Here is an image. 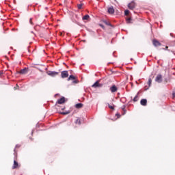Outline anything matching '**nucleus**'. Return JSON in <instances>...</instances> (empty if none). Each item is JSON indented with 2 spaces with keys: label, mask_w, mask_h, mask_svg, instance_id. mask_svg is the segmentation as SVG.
Masks as SVG:
<instances>
[{
  "label": "nucleus",
  "mask_w": 175,
  "mask_h": 175,
  "mask_svg": "<svg viewBox=\"0 0 175 175\" xmlns=\"http://www.w3.org/2000/svg\"><path fill=\"white\" fill-rule=\"evenodd\" d=\"M66 102V98L64 96H62L59 99H58L55 103V105H64Z\"/></svg>",
  "instance_id": "nucleus-1"
},
{
  "label": "nucleus",
  "mask_w": 175,
  "mask_h": 175,
  "mask_svg": "<svg viewBox=\"0 0 175 175\" xmlns=\"http://www.w3.org/2000/svg\"><path fill=\"white\" fill-rule=\"evenodd\" d=\"M99 80H97L92 85V87L93 88H100L103 87V83H99Z\"/></svg>",
  "instance_id": "nucleus-2"
},
{
  "label": "nucleus",
  "mask_w": 175,
  "mask_h": 175,
  "mask_svg": "<svg viewBox=\"0 0 175 175\" xmlns=\"http://www.w3.org/2000/svg\"><path fill=\"white\" fill-rule=\"evenodd\" d=\"M48 76H51V77H55L58 75V72L57 71H51L49 70L46 72Z\"/></svg>",
  "instance_id": "nucleus-3"
},
{
  "label": "nucleus",
  "mask_w": 175,
  "mask_h": 175,
  "mask_svg": "<svg viewBox=\"0 0 175 175\" xmlns=\"http://www.w3.org/2000/svg\"><path fill=\"white\" fill-rule=\"evenodd\" d=\"M62 79H66V77H69V72L68 70H64L61 72Z\"/></svg>",
  "instance_id": "nucleus-4"
},
{
  "label": "nucleus",
  "mask_w": 175,
  "mask_h": 175,
  "mask_svg": "<svg viewBox=\"0 0 175 175\" xmlns=\"http://www.w3.org/2000/svg\"><path fill=\"white\" fill-rule=\"evenodd\" d=\"M155 81L156 83H162V75L158 74L155 78Z\"/></svg>",
  "instance_id": "nucleus-5"
},
{
  "label": "nucleus",
  "mask_w": 175,
  "mask_h": 175,
  "mask_svg": "<svg viewBox=\"0 0 175 175\" xmlns=\"http://www.w3.org/2000/svg\"><path fill=\"white\" fill-rule=\"evenodd\" d=\"M109 90L112 94H113V92H117V91H118V88H117L116 85H113L111 87H110Z\"/></svg>",
  "instance_id": "nucleus-6"
},
{
  "label": "nucleus",
  "mask_w": 175,
  "mask_h": 175,
  "mask_svg": "<svg viewBox=\"0 0 175 175\" xmlns=\"http://www.w3.org/2000/svg\"><path fill=\"white\" fill-rule=\"evenodd\" d=\"M153 43V46H154V47H159V46H162V44H161V42H159V41H158L157 40H153L152 41Z\"/></svg>",
  "instance_id": "nucleus-7"
},
{
  "label": "nucleus",
  "mask_w": 175,
  "mask_h": 175,
  "mask_svg": "<svg viewBox=\"0 0 175 175\" xmlns=\"http://www.w3.org/2000/svg\"><path fill=\"white\" fill-rule=\"evenodd\" d=\"M135 2L133 1L128 4V8L130 10H133V8H135Z\"/></svg>",
  "instance_id": "nucleus-8"
},
{
  "label": "nucleus",
  "mask_w": 175,
  "mask_h": 175,
  "mask_svg": "<svg viewBox=\"0 0 175 175\" xmlns=\"http://www.w3.org/2000/svg\"><path fill=\"white\" fill-rule=\"evenodd\" d=\"M151 77H152V75H150L148 79V87L145 88V91H147V90H148L150 88V87H151V83H152V80L151 79Z\"/></svg>",
  "instance_id": "nucleus-9"
},
{
  "label": "nucleus",
  "mask_w": 175,
  "mask_h": 175,
  "mask_svg": "<svg viewBox=\"0 0 175 175\" xmlns=\"http://www.w3.org/2000/svg\"><path fill=\"white\" fill-rule=\"evenodd\" d=\"M28 68H23L22 70H21L18 73L19 75H26V73H28Z\"/></svg>",
  "instance_id": "nucleus-10"
},
{
  "label": "nucleus",
  "mask_w": 175,
  "mask_h": 175,
  "mask_svg": "<svg viewBox=\"0 0 175 175\" xmlns=\"http://www.w3.org/2000/svg\"><path fill=\"white\" fill-rule=\"evenodd\" d=\"M107 12L109 14H114V7L111 6L108 8Z\"/></svg>",
  "instance_id": "nucleus-11"
},
{
  "label": "nucleus",
  "mask_w": 175,
  "mask_h": 175,
  "mask_svg": "<svg viewBox=\"0 0 175 175\" xmlns=\"http://www.w3.org/2000/svg\"><path fill=\"white\" fill-rule=\"evenodd\" d=\"M140 104L142 105V106H147V99L142 98L140 100Z\"/></svg>",
  "instance_id": "nucleus-12"
},
{
  "label": "nucleus",
  "mask_w": 175,
  "mask_h": 175,
  "mask_svg": "<svg viewBox=\"0 0 175 175\" xmlns=\"http://www.w3.org/2000/svg\"><path fill=\"white\" fill-rule=\"evenodd\" d=\"M83 106H84V105L81 103H79L75 105L76 109H81V107H83Z\"/></svg>",
  "instance_id": "nucleus-13"
},
{
  "label": "nucleus",
  "mask_w": 175,
  "mask_h": 175,
  "mask_svg": "<svg viewBox=\"0 0 175 175\" xmlns=\"http://www.w3.org/2000/svg\"><path fill=\"white\" fill-rule=\"evenodd\" d=\"M103 23L104 24H105V25H107L108 27H112L113 25H111V23H110L109 22H108L107 20H103Z\"/></svg>",
  "instance_id": "nucleus-14"
},
{
  "label": "nucleus",
  "mask_w": 175,
  "mask_h": 175,
  "mask_svg": "<svg viewBox=\"0 0 175 175\" xmlns=\"http://www.w3.org/2000/svg\"><path fill=\"white\" fill-rule=\"evenodd\" d=\"M16 167H18V162L14 160V165L12 166V169H16Z\"/></svg>",
  "instance_id": "nucleus-15"
},
{
  "label": "nucleus",
  "mask_w": 175,
  "mask_h": 175,
  "mask_svg": "<svg viewBox=\"0 0 175 175\" xmlns=\"http://www.w3.org/2000/svg\"><path fill=\"white\" fill-rule=\"evenodd\" d=\"M68 81H70V80H76V77H75V75H71L69 76V77L67 79Z\"/></svg>",
  "instance_id": "nucleus-16"
},
{
  "label": "nucleus",
  "mask_w": 175,
  "mask_h": 175,
  "mask_svg": "<svg viewBox=\"0 0 175 175\" xmlns=\"http://www.w3.org/2000/svg\"><path fill=\"white\" fill-rule=\"evenodd\" d=\"M75 124H77L78 125H81V119H80V118H78L75 120Z\"/></svg>",
  "instance_id": "nucleus-17"
},
{
  "label": "nucleus",
  "mask_w": 175,
  "mask_h": 175,
  "mask_svg": "<svg viewBox=\"0 0 175 175\" xmlns=\"http://www.w3.org/2000/svg\"><path fill=\"white\" fill-rule=\"evenodd\" d=\"M61 114H62L63 116H66V114H70V111H63L60 113Z\"/></svg>",
  "instance_id": "nucleus-18"
},
{
  "label": "nucleus",
  "mask_w": 175,
  "mask_h": 175,
  "mask_svg": "<svg viewBox=\"0 0 175 175\" xmlns=\"http://www.w3.org/2000/svg\"><path fill=\"white\" fill-rule=\"evenodd\" d=\"M84 3H80L77 5V8L80 10L81 9H83Z\"/></svg>",
  "instance_id": "nucleus-19"
},
{
  "label": "nucleus",
  "mask_w": 175,
  "mask_h": 175,
  "mask_svg": "<svg viewBox=\"0 0 175 175\" xmlns=\"http://www.w3.org/2000/svg\"><path fill=\"white\" fill-rule=\"evenodd\" d=\"M137 98H139V92L137 94V95L133 99V102H137Z\"/></svg>",
  "instance_id": "nucleus-20"
},
{
  "label": "nucleus",
  "mask_w": 175,
  "mask_h": 175,
  "mask_svg": "<svg viewBox=\"0 0 175 175\" xmlns=\"http://www.w3.org/2000/svg\"><path fill=\"white\" fill-rule=\"evenodd\" d=\"M127 24H131L132 22V18H127L126 19Z\"/></svg>",
  "instance_id": "nucleus-21"
},
{
  "label": "nucleus",
  "mask_w": 175,
  "mask_h": 175,
  "mask_svg": "<svg viewBox=\"0 0 175 175\" xmlns=\"http://www.w3.org/2000/svg\"><path fill=\"white\" fill-rule=\"evenodd\" d=\"M21 146L18 145V144H16V146H15V148L14 149V155H16V148H20Z\"/></svg>",
  "instance_id": "nucleus-22"
},
{
  "label": "nucleus",
  "mask_w": 175,
  "mask_h": 175,
  "mask_svg": "<svg viewBox=\"0 0 175 175\" xmlns=\"http://www.w3.org/2000/svg\"><path fill=\"white\" fill-rule=\"evenodd\" d=\"M90 18V15L86 14L83 17V20H88Z\"/></svg>",
  "instance_id": "nucleus-23"
},
{
  "label": "nucleus",
  "mask_w": 175,
  "mask_h": 175,
  "mask_svg": "<svg viewBox=\"0 0 175 175\" xmlns=\"http://www.w3.org/2000/svg\"><path fill=\"white\" fill-rule=\"evenodd\" d=\"M130 11L129 10H124V15L125 16H128V14H129Z\"/></svg>",
  "instance_id": "nucleus-24"
},
{
  "label": "nucleus",
  "mask_w": 175,
  "mask_h": 175,
  "mask_svg": "<svg viewBox=\"0 0 175 175\" xmlns=\"http://www.w3.org/2000/svg\"><path fill=\"white\" fill-rule=\"evenodd\" d=\"M108 107H109V109H111V110H114V107H113V105H110L109 103H108Z\"/></svg>",
  "instance_id": "nucleus-25"
},
{
  "label": "nucleus",
  "mask_w": 175,
  "mask_h": 175,
  "mask_svg": "<svg viewBox=\"0 0 175 175\" xmlns=\"http://www.w3.org/2000/svg\"><path fill=\"white\" fill-rule=\"evenodd\" d=\"M77 83H79V80H75V79H74V80L72 81V83H73V84H77Z\"/></svg>",
  "instance_id": "nucleus-26"
},
{
  "label": "nucleus",
  "mask_w": 175,
  "mask_h": 175,
  "mask_svg": "<svg viewBox=\"0 0 175 175\" xmlns=\"http://www.w3.org/2000/svg\"><path fill=\"white\" fill-rule=\"evenodd\" d=\"M116 116L117 117V118H120V117H121V115L120 114V113H116Z\"/></svg>",
  "instance_id": "nucleus-27"
},
{
  "label": "nucleus",
  "mask_w": 175,
  "mask_h": 175,
  "mask_svg": "<svg viewBox=\"0 0 175 175\" xmlns=\"http://www.w3.org/2000/svg\"><path fill=\"white\" fill-rule=\"evenodd\" d=\"M29 23L31 25H33V22H32V18L29 19Z\"/></svg>",
  "instance_id": "nucleus-28"
},
{
  "label": "nucleus",
  "mask_w": 175,
  "mask_h": 175,
  "mask_svg": "<svg viewBox=\"0 0 175 175\" xmlns=\"http://www.w3.org/2000/svg\"><path fill=\"white\" fill-rule=\"evenodd\" d=\"M122 110H123V111H125V110H126V109H125V105H123V106H122Z\"/></svg>",
  "instance_id": "nucleus-29"
},
{
  "label": "nucleus",
  "mask_w": 175,
  "mask_h": 175,
  "mask_svg": "<svg viewBox=\"0 0 175 175\" xmlns=\"http://www.w3.org/2000/svg\"><path fill=\"white\" fill-rule=\"evenodd\" d=\"M124 114H126V110L123 111L122 115L124 116Z\"/></svg>",
  "instance_id": "nucleus-30"
},
{
  "label": "nucleus",
  "mask_w": 175,
  "mask_h": 175,
  "mask_svg": "<svg viewBox=\"0 0 175 175\" xmlns=\"http://www.w3.org/2000/svg\"><path fill=\"white\" fill-rule=\"evenodd\" d=\"M100 27L101 28H105V26H104L103 25H102V24H100Z\"/></svg>",
  "instance_id": "nucleus-31"
},
{
  "label": "nucleus",
  "mask_w": 175,
  "mask_h": 175,
  "mask_svg": "<svg viewBox=\"0 0 175 175\" xmlns=\"http://www.w3.org/2000/svg\"><path fill=\"white\" fill-rule=\"evenodd\" d=\"M2 75H3V71H0V76H1Z\"/></svg>",
  "instance_id": "nucleus-32"
},
{
  "label": "nucleus",
  "mask_w": 175,
  "mask_h": 175,
  "mask_svg": "<svg viewBox=\"0 0 175 175\" xmlns=\"http://www.w3.org/2000/svg\"><path fill=\"white\" fill-rule=\"evenodd\" d=\"M172 96H173V98H175V93L174 92L172 94Z\"/></svg>",
  "instance_id": "nucleus-33"
},
{
  "label": "nucleus",
  "mask_w": 175,
  "mask_h": 175,
  "mask_svg": "<svg viewBox=\"0 0 175 175\" xmlns=\"http://www.w3.org/2000/svg\"><path fill=\"white\" fill-rule=\"evenodd\" d=\"M33 132H35V130H32L31 135H33Z\"/></svg>",
  "instance_id": "nucleus-34"
},
{
  "label": "nucleus",
  "mask_w": 175,
  "mask_h": 175,
  "mask_svg": "<svg viewBox=\"0 0 175 175\" xmlns=\"http://www.w3.org/2000/svg\"><path fill=\"white\" fill-rule=\"evenodd\" d=\"M92 33H93V35L95 36V32L92 31Z\"/></svg>",
  "instance_id": "nucleus-35"
},
{
  "label": "nucleus",
  "mask_w": 175,
  "mask_h": 175,
  "mask_svg": "<svg viewBox=\"0 0 175 175\" xmlns=\"http://www.w3.org/2000/svg\"><path fill=\"white\" fill-rule=\"evenodd\" d=\"M16 88H20V87L18 85H16Z\"/></svg>",
  "instance_id": "nucleus-36"
},
{
  "label": "nucleus",
  "mask_w": 175,
  "mask_h": 175,
  "mask_svg": "<svg viewBox=\"0 0 175 175\" xmlns=\"http://www.w3.org/2000/svg\"><path fill=\"white\" fill-rule=\"evenodd\" d=\"M62 110H65V107H64V108H62Z\"/></svg>",
  "instance_id": "nucleus-37"
},
{
  "label": "nucleus",
  "mask_w": 175,
  "mask_h": 175,
  "mask_svg": "<svg viewBox=\"0 0 175 175\" xmlns=\"http://www.w3.org/2000/svg\"><path fill=\"white\" fill-rule=\"evenodd\" d=\"M58 96V94H55V96Z\"/></svg>",
  "instance_id": "nucleus-38"
},
{
  "label": "nucleus",
  "mask_w": 175,
  "mask_h": 175,
  "mask_svg": "<svg viewBox=\"0 0 175 175\" xmlns=\"http://www.w3.org/2000/svg\"><path fill=\"white\" fill-rule=\"evenodd\" d=\"M14 3H16V0H14Z\"/></svg>",
  "instance_id": "nucleus-39"
},
{
  "label": "nucleus",
  "mask_w": 175,
  "mask_h": 175,
  "mask_svg": "<svg viewBox=\"0 0 175 175\" xmlns=\"http://www.w3.org/2000/svg\"><path fill=\"white\" fill-rule=\"evenodd\" d=\"M31 33H33V31H31Z\"/></svg>",
  "instance_id": "nucleus-40"
},
{
  "label": "nucleus",
  "mask_w": 175,
  "mask_h": 175,
  "mask_svg": "<svg viewBox=\"0 0 175 175\" xmlns=\"http://www.w3.org/2000/svg\"><path fill=\"white\" fill-rule=\"evenodd\" d=\"M29 139H30L31 140H32V138H31V137H30Z\"/></svg>",
  "instance_id": "nucleus-41"
},
{
  "label": "nucleus",
  "mask_w": 175,
  "mask_h": 175,
  "mask_svg": "<svg viewBox=\"0 0 175 175\" xmlns=\"http://www.w3.org/2000/svg\"><path fill=\"white\" fill-rule=\"evenodd\" d=\"M108 64H113V63H111V62H109V63H108Z\"/></svg>",
  "instance_id": "nucleus-42"
},
{
  "label": "nucleus",
  "mask_w": 175,
  "mask_h": 175,
  "mask_svg": "<svg viewBox=\"0 0 175 175\" xmlns=\"http://www.w3.org/2000/svg\"><path fill=\"white\" fill-rule=\"evenodd\" d=\"M64 64V65H65V62L64 63H63Z\"/></svg>",
  "instance_id": "nucleus-43"
},
{
  "label": "nucleus",
  "mask_w": 175,
  "mask_h": 175,
  "mask_svg": "<svg viewBox=\"0 0 175 175\" xmlns=\"http://www.w3.org/2000/svg\"><path fill=\"white\" fill-rule=\"evenodd\" d=\"M170 36H172V33H170Z\"/></svg>",
  "instance_id": "nucleus-44"
},
{
  "label": "nucleus",
  "mask_w": 175,
  "mask_h": 175,
  "mask_svg": "<svg viewBox=\"0 0 175 175\" xmlns=\"http://www.w3.org/2000/svg\"><path fill=\"white\" fill-rule=\"evenodd\" d=\"M14 88V90H16V88Z\"/></svg>",
  "instance_id": "nucleus-45"
},
{
  "label": "nucleus",
  "mask_w": 175,
  "mask_h": 175,
  "mask_svg": "<svg viewBox=\"0 0 175 175\" xmlns=\"http://www.w3.org/2000/svg\"><path fill=\"white\" fill-rule=\"evenodd\" d=\"M36 126H38V124H36Z\"/></svg>",
  "instance_id": "nucleus-46"
}]
</instances>
